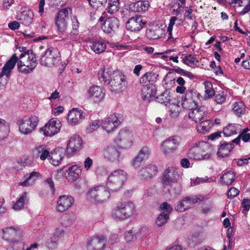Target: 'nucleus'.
<instances>
[{
    "instance_id": "6ab92c4d",
    "label": "nucleus",
    "mask_w": 250,
    "mask_h": 250,
    "mask_svg": "<svg viewBox=\"0 0 250 250\" xmlns=\"http://www.w3.org/2000/svg\"><path fill=\"white\" fill-rule=\"evenodd\" d=\"M172 208L167 202L163 203L160 207L161 211L156 218V224L158 227L163 226L169 219V214L172 210Z\"/></svg>"
},
{
    "instance_id": "c756f323",
    "label": "nucleus",
    "mask_w": 250,
    "mask_h": 250,
    "mask_svg": "<svg viewBox=\"0 0 250 250\" xmlns=\"http://www.w3.org/2000/svg\"><path fill=\"white\" fill-rule=\"evenodd\" d=\"M117 72H114L111 67H104L98 73V78L99 80L103 82L104 84H109V82L112 80L113 75Z\"/></svg>"
},
{
    "instance_id": "a878e982",
    "label": "nucleus",
    "mask_w": 250,
    "mask_h": 250,
    "mask_svg": "<svg viewBox=\"0 0 250 250\" xmlns=\"http://www.w3.org/2000/svg\"><path fill=\"white\" fill-rule=\"evenodd\" d=\"M119 21L115 17H109L105 19L102 24V29L103 31L107 33H111L118 28Z\"/></svg>"
},
{
    "instance_id": "603ef678",
    "label": "nucleus",
    "mask_w": 250,
    "mask_h": 250,
    "mask_svg": "<svg viewBox=\"0 0 250 250\" xmlns=\"http://www.w3.org/2000/svg\"><path fill=\"white\" fill-rule=\"evenodd\" d=\"M205 88V97L210 98L215 95V91L213 89L212 84L211 82L206 81L204 83Z\"/></svg>"
},
{
    "instance_id": "680f3d73",
    "label": "nucleus",
    "mask_w": 250,
    "mask_h": 250,
    "mask_svg": "<svg viewBox=\"0 0 250 250\" xmlns=\"http://www.w3.org/2000/svg\"><path fill=\"white\" fill-rule=\"evenodd\" d=\"M183 62L187 65L191 66L198 62V61L193 55H189L183 58Z\"/></svg>"
},
{
    "instance_id": "bf43d9fd",
    "label": "nucleus",
    "mask_w": 250,
    "mask_h": 250,
    "mask_svg": "<svg viewBox=\"0 0 250 250\" xmlns=\"http://www.w3.org/2000/svg\"><path fill=\"white\" fill-rule=\"evenodd\" d=\"M48 157L50 163L54 166H58L63 158V157L61 155L58 156L57 154L53 153L51 156L50 155V157Z\"/></svg>"
},
{
    "instance_id": "72a5a7b5",
    "label": "nucleus",
    "mask_w": 250,
    "mask_h": 250,
    "mask_svg": "<svg viewBox=\"0 0 250 250\" xmlns=\"http://www.w3.org/2000/svg\"><path fill=\"white\" fill-rule=\"evenodd\" d=\"M33 153L37 158L39 157L42 161H44L50 157L49 151L44 145L36 146L33 149Z\"/></svg>"
},
{
    "instance_id": "4c0bfd02",
    "label": "nucleus",
    "mask_w": 250,
    "mask_h": 250,
    "mask_svg": "<svg viewBox=\"0 0 250 250\" xmlns=\"http://www.w3.org/2000/svg\"><path fill=\"white\" fill-rule=\"evenodd\" d=\"M18 20L25 25H29L33 21L34 14L30 10H24L18 16Z\"/></svg>"
},
{
    "instance_id": "39448f33",
    "label": "nucleus",
    "mask_w": 250,
    "mask_h": 250,
    "mask_svg": "<svg viewBox=\"0 0 250 250\" xmlns=\"http://www.w3.org/2000/svg\"><path fill=\"white\" fill-rule=\"evenodd\" d=\"M39 119L35 115L25 116L17 122L20 132L24 135L31 133L37 126Z\"/></svg>"
},
{
    "instance_id": "338daca9",
    "label": "nucleus",
    "mask_w": 250,
    "mask_h": 250,
    "mask_svg": "<svg viewBox=\"0 0 250 250\" xmlns=\"http://www.w3.org/2000/svg\"><path fill=\"white\" fill-rule=\"evenodd\" d=\"M90 5L94 8H97L101 6L105 5L107 0H88Z\"/></svg>"
},
{
    "instance_id": "864d4df0",
    "label": "nucleus",
    "mask_w": 250,
    "mask_h": 250,
    "mask_svg": "<svg viewBox=\"0 0 250 250\" xmlns=\"http://www.w3.org/2000/svg\"><path fill=\"white\" fill-rule=\"evenodd\" d=\"M169 115L172 118L177 117L180 112V106L178 104L171 103L168 105Z\"/></svg>"
},
{
    "instance_id": "6e6552de",
    "label": "nucleus",
    "mask_w": 250,
    "mask_h": 250,
    "mask_svg": "<svg viewBox=\"0 0 250 250\" xmlns=\"http://www.w3.org/2000/svg\"><path fill=\"white\" fill-rule=\"evenodd\" d=\"M61 61L60 52L58 49L50 48L48 49L41 58V64L48 67L57 65Z\"/></svg>"
},
{
    "instance_id": "a211bd4d",
    "label": "nucleus",
    "mask_w": 250,
    "mask_h": 250,
    "mask_svg": "<svg viewBox=\"0 0 250 250\" xmlns=\"http://www.w3.org/2000/svg\"><path fill=\"white\" fill-rule=\"evenodd\" d=\"M120 154L121 152L119 147L113 145L107 146L103 151L104 158L106 160L111 162H119Z\"/></svg>"
},
{
    "instance_id": "f03ea898",
    "label": "nucleus",
    "mask_w": 250,
    "mask_h": 250,
    "mask_svg": "<svg viewBox=\"0 0 250 250\" xmlns=\"http://www.w3.org/2000/svg\"><path fill=\"white\" fill-rule=\"evenodd\" d=\"M128 175L122 169H116L108 176L106 183L107 188L112 191H117L123 186Z\"/></svg>"
},
{
    "instance_id": "9d476101",
    "label": "nucleus",
    "mask_w": 250,
    "mask_h": 250,
    "mask_svg": "<svg viewBox=\"0 0 250 250\" xmlns=\"http://www.w3.org/2000/svg\"><path fill=\"white\" fill-rule=\"evenodd\" d=\"M122 116L118 113H113L102 121V127L107 133L113 131L121 124Z\"/></svg>"
},
{
    "instance_id": "ddd939ff",
    "label": "nucleus",
    "mask_w": 250,
    "mask_h": 250,
    "mask_svg": "<svg viewBox=\"0 0 250 250\" xmlns=\"http://www.w3.org/2000/svg\"><path fill=\"white\" fill-rule=\"evenodd\" d=\"M86 96L88 100L95 103H98L104 100L105 91L102 87L93 85L87 90Z\"/></svg>"
},
{
    "instance_id": "79ce46f5",
    "label": "nucleus",
    "mask_w": 250,
    "mask_h": 250,
    "mask_svg": "<svg viewBox=\"0 0 250 250\" xmlns=\"http://www.w3.org/2000/svg\"><path fill=\"white\" fill-rule=\"evenodd\" d=\"M232 109L235 114L238 117L245 114L246 111V106L241 101L235 102L232 105Z\"/></svg>"
},
{
    "instance_id": "0e129e2a",
    "label": "nucleus",
    "mask_w": 250,
    "mask_h": 250,
    "mask_svg": "<svg viewBox=\"0 0 250 250\" xmlns=\"http://www.w3.org/2000/svg\"><path fill=\"white\" fill-rule=\"evenodd\" d=\"M210 181V178H208L207 176L201 178L197 177L195 180H191V185L195 186L206 182H209Z\"/></svg>"
},
{
    "instance_id": "ea45409f",
    "label": "nucleus",
    "mask_w": 250,
    "mask_h": 250,
    "mask_svg": "<svg viewBox=\"0 0 250 250\" xmlns=\"http://www.w3.org/2000/svg\"><path fill=\"white\" fill-rule=\"evenodd\" d=\"M91 49L96 54L104 52L106 48V44L104 41L100 40L93 42L90 46Z\"/></svg>"
},
{
    "instance_id": "bb28decb",
    "label": "nucleus",
    "mask_w": 250,
    "mask_h": 250,
    "mask_svg": "<svg viewBox=\"0 0 250 250\" xmlns=\"http://www.w3.org/2000/svg\"><path fill=\"white\" fill-rule=\"evenodd\" d=\"M193 94L195 93L192 90H188L186 91L184 97L183 98L182 105L184 108L188 109L191 111L198 105L193 99Z\"/></svg>"
},
{
    "instance_id": "b1692460",
    "label": "nucleus",
    "mask_w": 250,
    "mask_h": 250,
    "mask_svg": "<svg viewBox=\"0 0 250 250\" xmlns=\"http://www.w3.org/2000/svg\"><path fill=\"white\" fill-rule=\"evenodd\" d=\"M73 203L74 199L72 196L61 195L57 200L56 209L59 212H64L68 209Z\"/></svg>"
},
{
    "instance_id": "2eb2a0df",
    "label": "nucleus",
    "mask_w": 250,
    "mask_h": 250,
    "mask_svg": "<svg viewBox=\"0 0 250 250\" xmlns=\"http://www.w3.org/2000/svg\"><path fill=\"white\" fill-rule=\"evenodd\" d=\"M180 178V174L178 169L175 167H168L163 173L162 182L165 186H173V184L178 182Z\"/></svg>"
},
{
    "instance_id": "de8ad7c7",
    "label": "nucleus",
    "mask_w": 250,
    "mask_h": 250,
    "mask_svg": "<svg viewBox=\"0 0 250 250\" xmlns=\"http://www.w3.org/2000/svg\"><path fill=\"white\" fill-rule=\"evenodd\" d=\"M210 128V121L206 119L202 120L196 126V129L199 133H205L208 132Z\"/></svg>"
},
{
    "instance_id": "1a4fd4ad",
    "label": "nucleus",
    "mask_w": 250,
    "mask_h": 250,
    "mask_svg": "<svg viewBox=\"0 0 250 250\" xmlns=\"http://www.w3.org/2000/svg\"><path fill=\"white\" fill-rule=\"evenodd\" d=\"M109 85L110 90L112 92L120 93L125 91L127 86L126 77L123 73L117 72L113 75Z\"/></svg>"
},
{
    "instance_id": "412c9836",
    "label": "nucleus",
    "mask_w": 250,
    "mask_h": 250,
    "mask_svg": "<svg viewBox=\"0 0 250 250\" xmlns=\"http://www.w3.org/2000/svg\"><path fill=\"white\" fill-rule=\"evenodd\" d=\"M207 114V108L204 106H198L191 111H189L188 113L189 118L196 123H200L206 119Z\"/></svg>"
},
{
    "instance_id": "58836bf2",
    "label": "nucleus",
    "mask_w": 250,
    "mask_h": 250,
    "mask_svg": "<svg viewBox=\"0 0 250 250\" xmlns=\"http://www.w3.org/2000/svg\"><path fill=\"white\" fill-rule=\"evenodd\" d=\"M234 143L224 142L222 144L218 149L217 154L218 157L224 158L229 155L234 148Z\"/></svg>"
},
{
    "instance_id": "7c9ffc66",
    "label": "nucleus",
    "mask_w": 250,
    "mask_h": 250,
    "mask_svg": "<svg viewBox=\"0 0 250 250\" xmlns=\"http://www.w3.org/2000/svg\"><path fill=\"white\" fill-rule=\"evenodd\" d=\"M150 7V4L147 0H138L135 2H131L129 5L130 10L139 13L147 11Z\"/></svg>"
},
{
    "instance_id": "393cba45",
    "label": "nucleus",
    "mask_w": 250,
    "mask_h": 250,
    "mask_svg": "<svg viewBox=\"0 0 250 250\" xmlns=\"http://www.w3.org/2000/svg\"><path fill=\"white\" fill-rule=\"evenodd\" d=\"M84 117V114L82 110L73 108L68 112L67 121L69 125H75L80 124Z\"/></svg>"
},
{
    "instance_id": "423d86ee",
    "label": "nucleus",
    "mask_w": 250,
    "mask_h": 250,
    "mask_svg": "<svg viewBox=\"0 0 250 250\" xmlns=\"http://www.w3.org/2000/svg\"><path fill=\"white\" fill-rule=\"evenodd\" d=\"M209 144L206 142H200L198 146L192 147L189 151V158L196 160L208 159L210 157Z\"/></svg>"
},
{
    "instance_id": "dca6fc26",
    "label": "nucleus",
    "mask_w": 250,
    "mask_h": 250,
    "mask_svg": "<svg viewBox=\"0 0 250 250\" xmlns=\"http://www.w3.org/2000/svg\"><path fill=\"white\" fill-rule=\"evenodd\" d=\"M71 11L70 8H66L61 10L55 18V25L58 32H64L67 27V20Z\"/></svg>"
},
{
    "instance_id": "a19ab883",
    "label": "nucleus",
    "mask_w": 250,
    "mask_h": 250,
    "mask_svg": "<svg viewBox=\"0 0 250 250\" xmlns=\"http://www.w3.org/2000/svg\"><path fill=\"white\" fill-rule=\"evenodd\" d=\"M250 130L248 128L242 129L241 131L238 133V136L232 141L233 143L236 145H239L241 139L245 143L248 142L250 140V133L248 131Z\"/></svg>"
},
{
    "instance_id": "4be33fe9",
    "label": "nucleus",
    "mask_w": 250,
    "mask_h": 250,
    "mask_svg": "<svg viewBox=\"0 0 250 250\" xmlns=\"http://www.w3.org/2000/svg\"><path fill=\"white\" fill-rule=\"evenodd\" d=\"M145 23L142 16H137L129 19L126 23V28L127 30L138 32L142 29Z\"/></svg>"
},
{
    "instance_id": "aec40b11",
    "label": "nucleus",
    "mask_w": 250,
    "mask_h": 250,
    "mask_svg": "<svg viewBox=\"0 0 250 250\" xmlns=\"http://www.w3.org/2000/svg\"><path fill=\"white\" fill-rule=\"evenodd\" d=\"M106 244V238L103 235L94 236L87 244L88 250H104Z\"/></svg>"
},
{
    "instance_id": "4d7b16f0",
    "label": "nucleus",
    "mask_w": 250,
    "mask_h": 250,
    "mask_svg": "<svg viewBox=\"0 0 250 250\" xmlns=\"http://www.w3.org/2000/svg\"><path fill=\"white\" fill-rule=\"evenodd\" d=\"M100 125H102V121H100V120L93 121L86 127V132L88 133H91L96 130Z\"/></svg>"
},
{
    "instance_id": "f8f14e48",
    "label": "nucleus",
    "mask_w": 250,
    "mask_h": 250,
    "mask_svg": "<svg viewBox=\"0 0 250 250\" xmlns=\"http://www.w3.org/2000/svg\"><path fill=\"white\" fill-rule=\"evenodd\" d=\"M83 140L78 134H73L67 142L66 153L71 156L79 151L82 148Z\"/></svg>"
},
{
    "instance_id": "09e8293b",
    "label": "nucleus",
    "mask_w": 250,
    "mask_h": 250,
    "mask_svg": "<svg viewBox=\"0 0 250 250\" xmlns=\"http://www.w3.org/2000/svg\"><path fill=\"white\" fill-rule=\"evenodd\" d=\"M170 97L169 92L167 91H165L164 92L156 97L155 100L161 104L167 105L170 101Z\"/></svg>"
},
{
    "instance_id": "3c124183",
    "label": "nucleus",
    "mask_w": 250,
    "mask_h": 250,
    "mask_svg": "<svg viewBox=\"0 0 250 250\" xmlns=\"http://www.w3.org/2000/svg\"><path fill=\"white\" fill-rule=\"evenodd\" d=\"M120 7V4L118 0H109L108 6L107 9V12L114 14L117 12Z\"/></svg>"
},
{
    "instance_id": "c03bdc74",
    "label": "nucleus",
    "mask_w": 250,
    "mask_h": 250,
    "mask_svg": "<svg viewBox=\"0 0 250 250\" xmlns=\"http://www.w3.org/2000/svg\"><path fill=\"white\" fill-rule=\"evenodd\" d=\"M234 173L229 171L225 173L221 177V181L223 184L229 186L231 185L235 180Z\"/></svg>"
},
{
    "instance_id": "c9c22d12",
    "label": "nucleus",
    "mask_w": 250,
    "mask_h": 250,
    "mask_svg": "<svg viewBox=\"0 0 250 250\" xmlns=\"http://www.w3.org/2000/svg\"><path fill=\"white\" fill-rule=\"evenodd\" d=\"M142 229H132L125 232L124 239L126 243L131 244L137 240L141 234Z\"/></svg>"
},
{
    "instance_id": "cd10ccee",
    "label": "nucleus",
    "mask_w": 250,
    "mask_h": 250,
    "mask_svg": "<svg viewBox=\"0 0 250 250\" xmlns=\"http://www.w3.org/2000/svg\"><path fill=\"white\" fill-rule=\"evenodd\" d=\"M119 204L125 219L130 218L135 213L136 207L132 202L125 201Z\"/></svg>"
},
{
    "instance_id": "f704fd0d",
    "label": "nucleus",
    "mask_w": 250,
    "mask_h": 250,
    "mask_svg": "<svg viewBox=\"0 0 250 250\" xmlns=\"http://www.w3.org/2000/svg\"><path fill=\"white\" fill-rule=\"evenodd\" d=\"M242 130V126L238 124H229L224 128L223 134L226 137H229L238 134Z\"/></svg>"
},
{
    "instance_id": "f257e3e1",
    "label": "nucleus",
    "mask_w": 250,
    "mask_h": 250,
    "mask_svg": "<svg viewBox=\"0 0 250 250\" xmlns=\"http://www.w3.org/2000/svg\"><path fill=\"white\" fill-rule=\"evenodd\" d=\"M16 60L15 64L17 63V68L20 72L24 74H28L34 70L37 62L35 54L29 51L21 53L18 58L16 54H14L10 59Z\"/></svg>"
},
{
    "instance_id": "69168bd1",
    "label": "nucleus",
    "mask_w": 250,
    "mask_h": 250,
    "mask_svg": "<svg viewBox=\"0 0 250 250\" xmlns=\"http://www.w3.org/2000/svg\"><path fill=\"white\" fill-rule=\"evenodd\" d=\"M65 233L63 228L59 226L55 229L53 236L59 240L61 238L63 237L64 236Z\"/></svg>"
},
{
    "instance_id": "37998d69",
    "label": "nucleus",
    "mask_w": 250,
    "mask_h": 250,
    "mask_svg": "<svg viewBox=\"0 0 250 250\" xmlns=\"http://www.w3.org/2000/svg\"><path fill=\"white\" fill-rule=\"evenodd\" d=\"M111 216L116 221H122L125 220L120 204L117 205L113 208L111 212Z\"/></svg>"
},
{
    "instance_id": "c85d7f7f",
    "label": "nucleus",
    "mask_w": 250,
    "mask_h": 250,
    "mask_svg": "<svg viewBox=\"0 0 250 250\" xmlns=\"http://www.w3.org/2000/svg\"><path fill=\"white\" fill-rule=\"evenodd\" d=\"M165 30L158 26H154L146 30V36L150 40H157L163 37Z\"/></svg>"
},
{
    "instance_id": "e2e57ef3",
    "label": "nucleus",
    "mask_w": 250,
    "mask_h": 250,
    "mask_svg": "<svg viewBox=\"0 0 250 250\" xmlns=\"http://www.w3.org/2000/svg\"><path fill=\"white\" fill-rule=\"evenodd\" d=\"M149 154L150 151L149 148L146 146H144L140 150L137 156L143 160L145 161L148 158Z\"/></svg>"
},
{
    "instance_id": "7ed1b4c3",
    "label": "nucleus",
    "mask_w": 250,
    "mask_h": 250,
    "mask_svg": "<svg viewBox=\"0 0 250 250\" xmlns=\"http://www.w3.org/2000/svg\"><path fill=\"white\" fill-rule=\"evenodd\" d=\"M87 197L97 204H103L109 200L110 193L106 188L99 186L90 189L87 194Z\"/></svg>"
},
{
    "instance_id": "49530a36",
    "label": "nucleus",
    "mask_w": 250,
    "mask_h": 250,
    "mask_svg": "<svg viewBox=\"0 0 250 250\" xmlns=\"http://www.w3.org/2000/svg\"><path fill=\"white\" fill-rule=\"evenodd\" d=\"M186 0H174L171 5V9L174 14L178 16L181 13V9L182 5L185 4Z\"/></svg>"
},
{
    "instance_id": "5701e85b",
    "label": "nucleus",
    "mask_w": 250,
    "mask_h": 250,
    "mask_svg": "<svg viewBox=\"0 0 250 250\" xmlns=\"http://www.w3.org/2000/svg\"><path fill=\"white\" fill-rule=\"evenodd\" d=\"M157 172V166L150 164L141 168L138 172V176L141 180L147 181L151 179Z\"/></svg>"
},
{
    "instance_id": "9b49d317",
    "label": "nucleus",
    "mask_w": 250,
    "mask_h": 250,
    "mask_svg": "<svg viewBox=\"0 0 250 250\" xmlns=\"http://www.w3.org/2000/svg\"><path fill=\"white\" fill-rule=\"evenodd\" d=\"M61 127L62 124L59 119L52 118L40 129V131L44 136L51 137L60 132Z\"/></svg>"
},
{
    "instance_id": "774afa93",
    "label": "nucleus",
    "mask_w": 250,
    "mask_h": 250,
    "mask_svg": "<svg viewBox=\"0 0 250 250\" xmlns=\"http://www.w3.org/2000/svg\"><path fill=\"white\" fill-rule=\"evenodd\" d=\"M239 193V190L234 187L231 188L228 191V198L232 199L238 195Z\"/></svg>"
},
{
    "instance_id": "a18cd8bd",
    "label": "nucleus",
    "mask_w": 250,
    "mask_h": 250,
    "mask_svg": "<svg viewBox=\"0 0 250 250\" xmlns=\"http://www.w3.org/2000/svg\"><path fill=\"white\" fill-rule=\"evenodd\" d=\"M40 173L37 172L33 171L30 173L27 176H25L26 179L20 183V185L22 186H27L31 185L33 183L39 176Z\"/></svg>"
},
{
    "instance_id": "13d9d810",
    "label": "nucleus",
    "mask_w": 250,
    "mask_h": 250,
    "mask_svg": "<svg viewBox=\"0 0 250 250\" xmlns=\"http://www.w3.org/2000/svg\"><path fill=\"white\" fill-rule=\"evenodd\" d=\"M59 240L54 236H52L50 239H48L46 242L45 245L49 249H55L59 244Z\"/></svg>"
},
{
    "instance_id": "2f4dec72",
    "label": "nucleus",
    "mask_w": 250,
    "mask_h": 250,
    "mask_svg": "<svg viewBox=\"0 0 250 250\" xmlns=\"http://www.w3.org/2000/svg\"><path fill=\"white\" fill-rule=\"evenodd\" d=\"M156 94V89L153 86L145 85L141 89V96L143 100H155Z\"/></svg>"
},
{
    "instance_id": "8fccbe9b",
    "label": "nucleus",
    "mask_w": 250,
    "mask_h": 250,
    "mask_svg": "<svg viewBox=\"0 0 250 250\" xmlns=\"http://www.w3.org/2000/svg\"><path fill=\"white\" fill-rule=\"evenodd\" d=\"M154 82V74L151 72L146 73L140 79L141 84L148 85V84Z\"/></svg>"
},
{
    "instance_id": "4468645a",
    "label": "nucleus",
    "mask_w": 250,
    "mask_h": 250,
    "mask_svg": "<svg viewBox=\"0 0 250 250\" xmlns=\"http://www.w3.org/2000/svg\"><path fill=\"white\" fill-rule=\"evenodd\" d=\"M16 60L10 59L4 65L0 73V88L4 87L7 83L12 71L15 66Z\"/></svg>"
},
{
    "instance_id": "5fc2aeb1",
    "label": "nucleus",
    "mask_w": 250,
    "mask_h": 250,
    "mask_svg": "<svg viewBox=\"0 0 250 250\" xmlns=\"http://www.w3.org/2000/svg\"><path fill=\"white\" fill-rule=\"evenodd\" d=\"M214 96V101L216 104H222L226 101L227 95L223 91L218 92Z\"/></svg>"
},
{
    "instance_id": "f3484780",
    "label": "nucleus",
    "mask_w": 250,
    "mask_h": 250,
    "mask_svg": "<svg viewBox=\"0 0 250 250\" xmlns=\"http://www.w3.org/2000/svg\"><path fill=\"white\" fill-rule=\"evenodd\" d=\"M132 132L126 128H124L120 131L114 142L119 146L130 147L132 143Z\"/></svg>"
},
{
    "instance_id": "052dcab7",
    "label": "nucleus",
    "mask_w": 250,
    "mask_h": 250,
    "mask_svg": "<svg viewBox=\"0 0 250 250\" xmlns=\"http://www.w3.org/2000/svg\"><path fill=\"white\" fill-rule=\"evenodd\" d=\"M178 18L176 17L173 16L170 18L169 20V22L168 23V26L167 29V32L168 33V40H173L174 38L172 36V32L173 26L175 23V21L177 20Z\"/></svg>"
},
{
    "instance_id": "0eeeda50",
    "label": "nucleus",
    "mask_w": 250,
    "mask_h": 250,
    "mask_svg": "<svg viewBox=\"0 0 250 250\" xmlns=\"http://www.w3.org/2000/svg\"><path fill=\"white\" fill-rule=\"evenodd\" d=\"M2 237L13 246L19 243V238L22 234L21 228L17 226L6 227L1 229Z\"/></svg>"
},
{
    "instance_id": "e433bc0d",
    "label": "nucleus",
    "mask_w": 250,
    "mask_h": 250,
    "mask_svg": "<svg viewBox=\"0 0 250 250\" xmlns=\"http://www.w3.org/2000/svg\"><path fill=\"white\" fill-rule=\"evenodd\" d=\"M28 201L27 193L23 192L19 195L12 208L16 211L21 210L23 208L24 205L28 203Z\"/></svg>"
},
{
    "instance_id": "6e6d98bb",
    "label": "nucleus",
    "mask_w": 250,
    "mask_h": 250,
    "mask_svg": "<svg viewBox=\"0 0 250 250\" xmlns=\"http://www.w3.org/2000/svg\"><path fill=\"white\" fill-rule=\"evenodd\" d=\"M187 198L186 197L180 201L175 207V209L177 211L183 212L191 206L189 202L187 201Z\"/></svg>"
},
{
    "instance_id": "20e7f679",
    "label": "nucleus",
    "mask_w": 250,
    "mask_h": 250,
    "mask_svg": "<svg viewBox=\"0 0 250 250\" xmlns=\"http://www.w3.org/2000/svg\"><path fill=\"white\" fill-rule=\"evenodd\" d=\"M182 139L178 136H171L164 140L160 145L162 153L166 156H171L179 147Z\"/></svg>"
},
{
    "instance_id": "473e14b6",
    "label": "nucleus",
    "mask_w": 250,
    "mask_h": 250,
    "mask_svg": "<svg viewBox=\"0 0 250 250\" xmlns=\"http://www.w3.org/2000/svg\"><path fill=\"white\" fill-rule=\"evenodd\" d=\"M82 174L80 167L77 165L69 167L65 174V177L68 181L73 182L77 180Z\"/></svg>"
}]
</instances>
